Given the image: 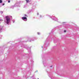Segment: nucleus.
<instances>
[{
	"label": "nucleus",
	"instance_id": "obj_6",
	"mask_svg": "<svg viewBox=\"0 0 79 79\" xmlns=\"http://www.w3.org/2000/svg\"><path fill=\"white\" fill-rule=\"evenodd\" d=\"M8 2H9V3H10V1L8 0Z\"/></svg>",
	"mask_w": 79,
	"mask_h": 79
},
{
	"label": "nucleus",
	"instance_id": "obj_8",
	"mask_svg": "<svg viewBox=\"0 0 79 79\" xmlns=\"http://www.w3.org/2000/svg\"><path fill=\"white\" fill-rule=\"evenodd\" d=\"M5 5V4L4 3L3 4H2L3 6V5Z\"/></svg>",
	"mask_w": 79,
	"mask_h": 79
},
{
	"label": "nucleus",
	"instance_id": "obj_9",
	"mask_svg": "<svg viewBox=\"0 0 79 79\" xmlns=\"http://www.w3.org/2000/svg\"><path fill=\"white\" fill-rule=\"evenodd\" d=\"M52 66H51V67L52 68Z\"/></svg>",
	"mask_w": 79,
	"mask_h": 79
},
{
	"label": "nucleus",
	"instance_id": "obj_3",
	"mask_svg": "<svg viewBox=\"0 0 79 79\" xmlns=\"http://www.w3.org/2000/svg\"><path fill=\"white\" fill-rule=\"evenodd\" d=\"M26 3H28L29 2V0H26Z\"/></svg>",
	"mask_w": 79,
	"mask_h": 79
},
{
	"label": "nucleus",
	"instance_id": "obj_2",
	"mask_svg": "<svg viewBox=\"0 0 79 79\" xmlns=\"http://www.w3.org/2000/svg\"><path fill=\"white\" fill-rule=\"evenodd\" d=\"M22 19L23 20H24V19H27V17H22Z\"/></svg>",
	"mask_w": 79,
	"mask_h": 79
},
{
	"label": "nucleus",
	"instance_id": "obj_5",
	"mask_svg": "<svg viewBox=\"0 0 79 79\" xmlns=\"http://www.w3.org/2000/svg\"><path fill=\"white\" fill-rule=\"evenodd\" d=\"M37 34H38V35H40V33H39V32H38V33H37Z\"/></svg>",
	"mask_w": 79,
	"mask_h": 79
},
{
	"label": "nucleus",
	"instance_id": "obj_10",
	"mask_svg": "<svg viewBox=\"0 0 79 79\" xmlns=\"http://www.w3.org/2000/svg\"><path fill=\"white\" fill-rule=\"evenodd\" d=\"M0 21H2V20H0Z\"/></svg>",
	"mask_w": 79,
	"mask_h": 79
},
{
	"label": "nucleus",
	"instance_id": "obj_4",
	"mask_svg": "<svg viewBox=\"0 0 79 79\" xmlns=\"http://www.w3.org/2000/svg\"><path fill=\"white\" fill-rule=\"evenodd\" d=\"M2 3V0H0V3Z\"/></svg>",
	"mask_w": 79,
	"mask_h": 79
},
{
	"label": "nucleus",
	"instance_id": "obj_1",
	"mask_svg": "<svg viewBox=\"0 0 79 79\" xmlns=\"http://www.w3.org/2000/svg\"><path fill=\"white\" fill-rule=\"evenodd\" d=\"M6 24H8L10 22V18L9 17V16H6Z\"/></svg>",
	"mask_w": 79,
	"mask_h": 79
},
{
	"label": "nucleus",
	"instance_id": "obj_7",
	"mask_svg": "<svg viewBox=\"0 0 79 79\" xmlns=\"http://www.w3.org/2000/svg\"><path fill=\"white\" fill-rule=\"evenodd\" d=\"M64 32H66V30H64Z\"/></svg>",
	"mask_w": 79,
	"mask_h": 79
},
{
	"label": "nucleus",
	"instance_id": "obj_11",
	"mask_svg": "<svg viewBox=\"0 0 79 79\" xmlns=\"http://www.w3.org/2000/svg\"><path fill=\"white\" fill-rule=\"evenodd\" d=\"M38 79H39V78H38Z\"/></svg>",
	"mask_w": 79,
	"mask_h": 79
}]
</instances>
